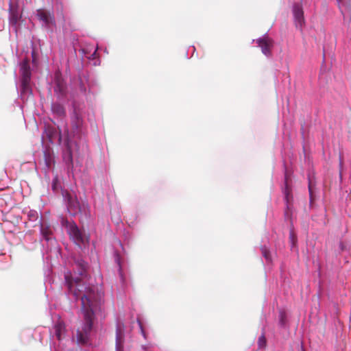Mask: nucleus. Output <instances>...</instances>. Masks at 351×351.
Masks as SVG:
<instances>
[{"mask_svg":"<svg viewBox=\"0 0 351 351\" xmlns=\"http://www.w3.org/2000/svg\"><path fill=\"white\" fill-rule=\"evenodd\" d=\"M123 337L122 329L120 326H118L116 330V348L117 351H120L123 348Z\"/></svg>","mask_w":351,"mask_h":351,"instance_id":"nucleus-10","label":"nucleus"},{"mask_svg":"<svg viewBox=\"0 0 351 351\" xmlns=\"http://www.w3.org/2000/svg\"><path fill=\"white\" fill-rule=\"evenodd\" d=\"M70 237L80 247L88 241V237L75 225L71 226L69 229Z\"/></svg>","mask_w":351,"mask_h":351,"instance_id":"nucleus-2","label":"nucleus"},{"mask_svg":"<svg viewBox=\"0 0 351 351\" xmlns=\"http://www.w3.org/2000/svg\"><path fill=\"white\" fill-rule=\"evenodd\" d=\"M44 159L46 166L49 168L53 164V159L49 151L44 152Z\"/></svg>","mask_w":351,"mask_h":351,"instance_id":"nucleus-18","label":"nucleus"},{"mask_svg":"<svg viewBox=\"0 0 351 351\" xmlns=\"http://www.w3.org/2000/svg\"><path fill=\"white\" fill-rule=\"evenodd\" d=\"M20 72L21 74V80H31V69L27 59H25L20 64Z\"/></svg>","mask_w":351,"mask_h":351,"instance_id":"nucleus-8","label":"nucleus"},{"mask_svg":"<svg viewBox=\"0 0 351 351\" xmlns=\"http://www.w3.org/2000/svg\"><path fill=\"white\" fill-rule=\"evenodd\" d=\"M38 19L43 22L46 27L55 25V19L53 13L45 9H38L36 14Z\"/></svg>","mask_w":351,"mask_h":351,"instance_id":"nucleus-5","label":"nucleus"},{"mask_svg":"<svg viewBox=\"0 0 351 351\" xmlns=\"http://www.w3.org/2000/svg\"><path fill=\"white\" fill-rule=\"evenodd\" d=\"M55 91L56 92L58 91L61 94H62L64 92V85L62 81L60 78H56V80Z\"/></svg>","mask_w":351,"mask_h":351,"instance_id":"nucleus-19","label":"nucleus"},{"mask_svg":"<svg viewBox=\"0 0 351 351\" xmlns=\"http://www.w3.org/2000/svg\"><path fill=\"white\" fill-rule=\"evenodd\" d=\"M40 232H41L43 237L47 241H49L50 239L49 235L51 234V230L49 226L42 224L41 228H40Z\"/></svg>","mask_w":351,"mask_h":351,"instance_id":"nucleus-17","label":"nucleus"},{"mask_svg":"<svg viewBox=\"0 0 351 351\" xmlns=\"http://www.w3.org/2000/svg\"><path fill=\"white\" fill-rule=\"evenodd\" d=\"M82 123L83 121L82 117L75 112L71 119V128L73 136L78 135L80 134Z\"/></svg>","mask_w":351,"mask_h":351,"instance_id":"nucleus-7","label":"nucleus"},{"mask_svg":"<svg viewBox=\"0 0 351 351\" xmlns=\"http://www.w3.org/2000/svg\"><path fill=\"white\" fill-rule=\"evenodd\" d=\"M289 239H290V240H291V241L292 243V245H295V243H296V241H297V238H296V236L295 235V234L293 232H290Z\"/></svg>","mask_w":351,"mask_h":351,"instance_id":"nucleus-23","label":"nucleus"},{"mask_svg":"<svg viewBox=\"0 0 351 351\" xmlns=\"http://www.w3.org/2000/svg\"><path fill=\"white\" fill-rule=\"evenodd\" d=\"M293 13L295 26L301 29L305 22L302 5L300 3H295L293 7Z\"/></svg>","mask_w":351,"mask_h":351,"instance_id":"nucleus-6","label":"nucleus"},{"mask_svg":"<svg viewBox=\"0 0 351 351\" xmlns=\"http://www.w3.org/2000/svg\"><path fill=\"white\" fill-rule=\"evenodd\" d=\"M55 335L58 340H61L65 333V326L61 321L58 322L54 326Z\"/></svg>","mask_w":351,"mask_h":351,"instance_id":"nucleus-11","label":"nucleus"},{"mask_svg":"<svg viewBox=\"0 0 351 351\" xmlns=\"http://www.w3.org/2000/svg\"><path fill=\"white\" fill-rule=\"evenodd\" d=\"M58 180L57 178L53 179L52 182V189L53 191H56L58 189Z\"/></svg>","mask_w":351,"mask_h":351,"instance_id":"nucleus-24","label":"nucleus"},{"mask_svg":"<svg viewBox=\"0 0 351 351\" xmlns=\"http://www.w3.org/2000/svg\"><path fill=\"white\" fill-rule=\"evenodd\" d=\"M64 159L68 164L73 163V156L71 148L68 146L64 155Z\"/></svg>","mask_w":351,"mask_h":351,"instance_id":"nucleus-20","label":"nucleus"},{"mask_svg":"<svg viewBox=\"0 0 351 351\" xmlns=\"http://www.w3.org/2000/svg\"><path fill=\"white\" fill-rule=\"evenodd\" d=\"M10 24L13 25H16L19 19H20V16L19 14V12L17 11L16 9H14L12 5H10Z\"/></svg>","mask_w":351,"mask_h":351,"instance_id":"nucleus-13","label":"nucleus"},{"mask_svg":"<svg viewBox=\"0 0 351 351\" xmlns=\"http://www.w3.org/2000/svg\"><path fill=\"white\" fill-rule=\"evenodd\" d=\"M75 265L78 268V274L80 276H83L86 274L88 264L82 259H78L75 261Z\"/></svg>","mask_w":351,"mask_h":351,"instance_id":"nucleus-14","label":"nucleus"},{"mask_svg":"<svg viewBox=\"0 0 351 351\" xmlns=\"http://www.w3.org/2000/svg\"><path fill=\"white\" fill-rule=\"evenodd\" d=\"M339 8L342 14H349L351 10L350 0H337Z\"/></svg>","mask_w":351,"mask_h":351,"instance_id":"nucleus-12","label":"nucleus"},{"mask_svg":"<svg viewBox=\"0 0 351 351\" xmlns=\"http://www.w3.org/2000/svg\"><path fill=\"white\" fill-rule=\"evenodd\" d=\"M141 332H142L143 335L145 336V334H144V332H143V328H142V326H141Z\"/></svg>","mask_w":351,"mask_h":351,"instance_id":"nucleus-26","label":"nucleus"},{"mask_svg":"<svg viewBox=\"0 0 351 351\" xmlns=\"http://www.w3.org/2000/svg\"><path fill=\"white\" fill-rule=\"evenodd\" d=\"M280 324L284 325L285 323V314L284 313H280Z\"/></svg>","mask_w":351,"mask_h":351,"instance_id":"nucleus-25","label":"nucleus"},{"mask_svg":"<svg viewBox=\"0 0 351 351\" xmlns=\"http://www.w3.org/2000/svg\"><path fill=\"white\" fill-rule=\"evenodd\" d=\"M285 200L287 202V211L286 215H288V212L291 209V202L293 201V196L291 195V189L288 186V180L287 178H285Z\"/></svg>","mask_w":351,"mask_h":351,"instance_id":"nucleus-9","label":"nucleus"},{"mask_svg":"<svg viewBox=\"0 0 351 351\" xmlns=\"http://www.w3.org/2000/svg\"><path fill=\"white\" fill-rule=\"evenodd\" d=\"M309 192H310V193L311 194V186H309Z\"/></svg>","mask_w":351,"mask_h":351,"instance_id":"nucleus-27","label":"nucleus"},{"mask_svg":"<svg viewBox=\"0 0 351 351\" xmlns=\"http://www.w3.org/2000/svg\"><path fill=\"white\" fill-rule=\"evenodd\" d=\"M29 82L30 80H21V93L23 94H27L31 93Z\"/></svg>","mask_w":351,"mask_h":351,"instance_id":"nucleus-16","label":"nucleus"},{"mask_svg":"<svg viewBox=\"0 0 351 351\" xmlns=\"http://www.w3.org/2000/svg\"><path fill=\"white\" fill-rule=\"evenodd\" d=\"M51 110L58 117H64L66 114L64 108L60 104H53L51 105Z\"/></svg>","mask_w":351,"mask_h":351,"instance_id":"nucleus-15","label":"nucleus"},{"mask_svg":"<svg viewBox=\"0 0 351 351\" xmlns=\"http://www.w3.org/2000/svg\"><path fill=\"white\" fill-rule=\"evenodd\" d=\"M87 208L88 205L86 204L81 205L75 197L69 195L68 209L71 215H75L80 213H85Z\"/></svg>","mask_w":351,"mask_h":351,"instance_id":"nucleus-3","label":"nucleus"},{"mask_svg":"<svg viewBox=\"0 0 351 351\" xmlns=\"http://www.w3.org/2000/svg\"><path fill=\"white\" fill-rule=\"evenodd\" d=\"M258 344L259 348H264L266 346V338L264 335L259 337L258 340Z\"/></svg>","mask_w":351,"mask_h":351,"instance_id":"nucleus-22","label":"nucleus"},{"mask_svg":"<svg viewBox=\"0 0 351 351\" xmlns=\"http://www.w3.org/2000/svg\"><path fill=\"white\" fill-rule=\"evenodd\" d=\"M261 250L262 254L265 257V260L269 262L271 261V254H270V252L269 251V250L265 246H263V247H261Z\"/></svg>","mask_w":351,"mask_h":351,"instance_id":"nucleus-21","label":"nucleus"},{"mask_svg":"<svg viewBox=\"0 0 351 351\" xmlns=\"http://www.w3.org/2000/svg\"><path fill=\"white\" fill-rule=\"evenodd\" d=\"M64 276L69 292L76 299H81L84 322L77 328L76 337L77 343L85 345L89 341L95 313L100 308L103 294L95 287H86L80 278H72L70 272L66 273Z\"/></svg>","mask_w":351,"mask_h":351,"instance_id":"nucleus-1","label":"nucleus"},{"mask_svg":"<svg viewBox=\"0 0 351 351\" xmlns=\"http://www.w3.org/2000/svg\"><path fill=\"white\" fill-rule=\"evenodd\" d=\"M254 41L261 49L263 54L266 56H270L271 55V49L274 47V40L271 38L267 36H264Z\"/></svg>","mask_w":351,"mask_h":351,"instance_id":"nucleus-4","label":"nucleus"}]
</instances>
